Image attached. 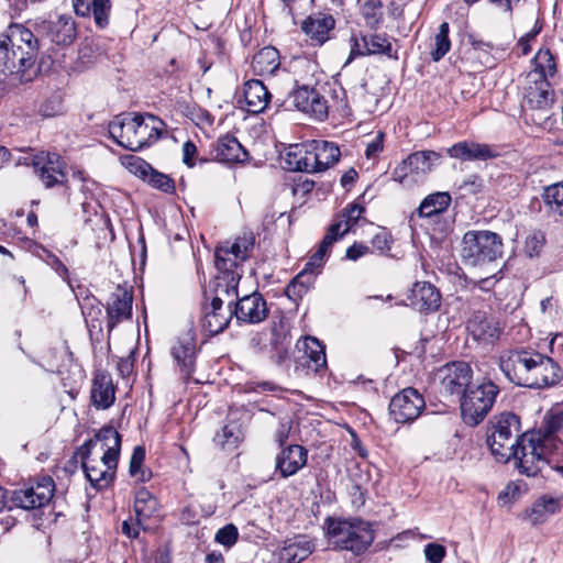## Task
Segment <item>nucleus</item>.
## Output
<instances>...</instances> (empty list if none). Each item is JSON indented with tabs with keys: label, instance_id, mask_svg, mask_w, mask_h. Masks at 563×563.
<instances>
[{
	"label": "nucleus",
	"instance_id": "1",
	"mask_svg": "<svg viewBox=\"0 0 563 563\" xmlns=\"http://www.w3.org/2000/svg\"><path fill=\"white\" fill-rule=\"evenodd\" d=\"M37 55L38 41L24 25L11 24L0 35V74L14 76L21 84L30 82L37 76Z\"/></svg>",
	"mask_w": 563,
	"mask_h": 563
},
{
	"label": "nucleus",
	"instance_id": "2",
	"mask_svg": "<svg viewBox=\"0 0 563 563\" xmlns=\"http://www.w3.org/2000/svg\"><path fill=\"white\" fill-rule=\"evenodd\" d=\"M165 128L159 118L151 113H128L109 123V134L118 145L137 152L157 141Z\"/></svg>",
	"mask_w": 563,
	"mask_h": 563
},
{
	"label": "nucleus",
	"instance_id": "3",
	"mask_svg": "<svg viewBox=\"0 0 563 563\" xmlns=\"http://www.w3.org/2000/svg\"><path fill=\"white\" fill-rule=\"evenodd\" d=\"M327 537L335 550L347 551L358 556L364 554L375 539L372 525L358 518H328Z\"/></svg>",
	"mask_w": 563,
	"mask_h": 563
},
{
	"label": "nucleus",
	"instance_id": "4",
	"mask_svg": "<svg viewBox=\"0 0 563 563\" xmlns=\"http://www.w3.org/2000/svg\"><path fill=\"white\" fill-rule=\"evenodd\" d=\"M238 285V276L229 274L227 282H218L216 296L203 307L201 325L210 335L222 332L234 316L232 306L239 298Z\"/></svg>",
	"mask_w": 563,
	"mask_h": 563
},
{
	"label": "nucleus",
	"instance_id": "5",
	"mask_svg": "<svg viewBox=\"0 0 563 563\" xmlns=\"http://www.w3.org/2000/svg\"><path fill=\"white\" fill-rule=\"evenodd\" d=\"M503 254V239L487 230L467 231L462 239L461 256L466 265L482 266Z\"/></svg>",
	"mask_w": 563,
	"mask_h": 563
},
{
	"label": "nucleus",
	"instance_id": "6",
	"mask_svg": "<svg viewBox=\"0 0 563 563\" xmlns=\"http://www.w3.org/2000/svg\"><path fill=\"white\" fill-rule=\"evenodd\" d=\"M492 433L487 437V444L497 462L507 463L514 455L520 434V419L512 412H503L492 422Z\"/></svg>",
	"mask_w": 563,
	"mask_h": 563
},
{
	"label": "nucleus",
	"instance_id": "7",
	"mask_svg": "<svg viewBox=\"0 0 563 563\" xmlns=\"http://www.w3.org/2000/svg\"><path fill=\"white\" fill-rule=\"evenodd\" d=\"M499 387L492 380H483L481 384L470 386L460 397L461 416L467 426L479 424L492 410Z\"/></svg>",
	"mask_w": 563,
	"mask_h": 563
},
{
	"label": "nucleus",
	"instance_id": "8",
	"mask_svg": "<svg viewBox=\"0 0 563 563\" xmlns=\"http://www.w3.org/2000/svg\"><path fill=\"white\" fill-rule=\"evenodd\" d=\"M339 227V224H331L329 227L318 250L309 257L302 271L297 274L286 287V295L289 298H300L312 287L317 275L321 272L331 246L336 242Z\"/></svg>",
	"mask_w": 563,
	"mask_h": 563
},
{
	"label": "nucleus",
	"instance_id": "9",
	"mask_svg": "<svg viewBox=\"0 0 563 563\" xmlns=\"http://www.w3.org/2000/svg\"><path fill=\"white\" fill-rule=\"evenodd\" d=\"M548 452H553L551 446L544 444L540 437L533 433H523L518 446L514 451L516 466L520 474L534 477L548 466Z\"/></svg>",
	"mask_w": 563,
	"mask_h": 563
},
{
	"label": "nucleus",
	"instance_id": "10",
	"mask_svg": "<svg viewBox=\"0 0 563 563\" xmlns=\"http://www.w3.org/2000/svg\"><path fill=\"white\" fill-rule=\"evenodd\" d=\"M254 246V233L252 231H244L233 242H225L216 249V266L224 273L223 282L228 280L229 274L238 276L239 279L241 278V275L235 274L232 268L249 260Z\"/></svg>",
	"mask_w": 563,
	"mask_h": 563
},
{
	"label": "nucleus",
	"instance_id": "11",
	"mask_svg": "<svg viewBox=\"0 0 563 563\" xmlns=\"http://www.w3.org/2000/svg\"><path fill=\"white\" fill-rule=\"evenodd\" d=\"M540 352L533 349L517 347L503 352L499 367L509 382L525 387Z\"/></svg>",
	"mask_w": 563,
	"mask_h": 563
},
{
	"label": "nucleus",
	"instance_id": "12",
	"mask_svg": "<svg viewBox=\"0 0 563 563\" xmlns=\"http://www.w3.org/2000/svg\"><path fill=\"white\" fill-rule=\"evenodd\" d=\"M20 164L32 165L34 173L45 188H53L67 183L66 164L60 155L56 153L41 152L36 155H29L23 158V162L21 159L16 162V165Z\"/></svg>",
	"mask_w": 563,
	"mask_h": 563
},
{
	"label": "nucleus",
	"instance_id": "13",
	"mask_svg": "<svg viewBox=\"0 0 563 563\" xmlns=\"http://www.w3.org/2000/svg\"><path fill=\"white\" fill-rule=\"evenodd\" d=\"M92 443L93 441H86L77 450V454L81 459V466L91 486L97 489H103L113 482L119 460L110 463L106 460L104 455H102L99 461L91 459L90 454Z\"/></svg>",
	"mask_w": 563,
	"mask_h": 563
},
{
	"label": "nucleus",
	"instance_id": "14",
	"mask_svg": "<svg viewBox=\"0 0 563 563\" xmlns=\"http://www.w3.org/2000/svg\"><path fill=\"white\" fill-rule=\"evenodd\" d=\"M426 407L423 396L408 387L396 394L389 404V415L398 423L415 421Z\"/></svg>",
	"mask_w": 563,
	"mask_h": 563
},
{
	"label": "nucleus",
	"instance_id": "15",
	"mask_svg": "<svg viewBox=\"0 0 563 563\" xmlns=\"http://www.w3.org/2000/svg\"><path fill=\"white\" fill-rule=\"evenodd\" d=\"M441 390L461 397L471 386L473 369L466 362L457 361L439 369Z\"/></svg>",
	"mask_w": 563,
	"mask_h": 563
},
{
	"label": "nucleus",
	"instance_id": "16",
	"mask_svg": "<svg viewBox=\"0 0 563 563\" xmlns=\"http://www.w3.org/2000/svg\"><path fill=\"white\" fill-rule=\"evenodd\" d=\"M287 102L297 110L309 114L318 121L328 118L329 106L323 96L307 86L299 87L288 95Z\"/></svg>",
	"mask_w": 563,
	"mask_h": 563
},
{
	"label": "nucleus",
	"instance_id": "17",
	"mask_svg": "<svg viewBox=\"0 0 563 563\" xmlns=\"http://www.w3.org/2000/svg\"><path fill=\"white\" fill-rule=\"evenodd\" d=\"M351 51L345 64H350L356 57L384 54L390 56L393 46L385 34L353 33L350 38Z\"/></svg>",
	"mask_w": 563,
	"mask_h": 563
},
{
	"label": "nucleus",
	"instance_id": "18",
	"mask_svg": "<svg viewBox=\"0 0 563 563\" xmlns=\"http://www.w3.org/2000/svg\"><path fill=\"white\" fill-rule=\"evenodd\" d=\"M522 101L530 109H549L553 102L549 80H544L539 73H528L522 85Z\"/></svg>",
	"mask_w": 563,
	"mask_h": 563
},
{
	"label": "nucleus",
	"instance_id": "19",
	"mask_svg": "<svg viewBox=\"0 0 563 563\" xmlns=\"http://www.w3.org/2000/svg\"><path fill=\"white\" fill-rule=\"evenodd\" d=\"M133 291L126 287L117 286L110 294L107 306V328L110 333L119 323L131 319Z\"/></svg>",
	"mask_w": 563,
	"mask_h": 563
},
{
	"label": "nucleus",
	"instance_id": "20",
	"mask_svg": "<svg viewBox=\"0 0 563 563\" xmlns=\"http://www.w3.org/2000/svg\"><path fill=\"white\" fill-rule=\"evenodd\" d=\"M536 437H540L544 444L551 446L554 453H561L563 450V442L559 435L563 434V405L555 404L545 411L541 426Z\"/></svg>",
	"mask_w": 563,
	"mask_h": 563
},
{
	"label": "nucleus",
	"instance_id": "21",
	"mask_svg": "<svg viewBox=\"0 0 563 563\" xmlns=\"http://www.w3.org/2000/svg\"><path fill=\"white\" fill-rule=\"evenodd\" d=\"M54 490V481L45 476L36 485L14 492L13 501L26 510L41 508L51 501Z\"/></svg>",
	"mask_w": 563,
	"mask_h": 563
},
{
	"label": "nucleus",
	"instance_id": "22",
	"mask_svg": "<svg viewBox=\"0 0 563 563\" xmlns=\"http://www.w3.org/2000/svg\"><path fill=\"white\" fill-rule=\"evenodd\" d=\"M536 357V364L530 372L525 387L540 389L556 385L563 377L561 367L553 358L542 353Z\"/></svg>",
	"mask_w": 563,
	"mask_h": 563
},
{
	"label": "nucleus",
	"instance_id": "23",
	"mask_svg": "<svg viewBox=\"0 0 563 563\" xmlns=\"http://www.w3.org/2000/svg\"><path fill=\"white\" fill-rule=\"evenodd\" d=\"M307 449L299 444L287 445L275 457V474L282 478L294 476L307 465Z\"/></svg>",
	"mask_w": 563,
	"mask_h": 563
},
{
	"label": "nucleus",
	"instance_id": "24",
	"mask_svg": "<svg viewBox=\"0 0 563 563\" xmlns=\"http://www.w3.org/2000/svg\"><path fill=\"white\" fill-rule=\"evenodd\" d=\"M233 305V313L236 319L246 323H258L263 321L268 313L267 303L257 291L235 299Z\"/></svg>",
	"mask_w": 563,
	"mask_h": 563
},
{
	"label": "nucleus",
	"instance_id": "25",
	"mask_svg": "<svg viewBox=\"0 0 563 563\" xmlns=\"http://www.w3.org/2000/svg\"><path fill=\"white\" fill-rule=\"evenodd\" d=\"M314 140L290 145L286 152L285 167L294 172L317 173Z\"/></svg>",
	"mask_w": 563,
	"mask_h": 563
},
{
	"label": "nucleus",
	"instance_id": "26",
	"mask_svg": "<svg viewBox=\"0 0 563 563\" xmlns=\"http://www.w3.org/2000/svg\"><path fill=\"white\" fill-rule=\"evenodd\" d=\"M467 330L474 340L493 343L499 339L503 327L494 317H489L483 311H476L467 322Z\"/></svg>",
	"mask_w": 563,
	"mask_h": 563
},
{
	"label": "nucleus",
	"instance_id": "27",
	"mask_svg": "<svg viewBox=\"0 0 563 563\" xmlns=\"http://www.w3.org/2000/svg\"><path fill=\"white\" fill-rule=\"evenodd\" d=\"M409 306L421 313L434 312L441 305L440 291L428 282H418L408 296Z\"/></svg>",
	"mask_w": 563,
	"mask_h": 563
},
{
	"label": "nucleus",
	"instance_id": "28",
	"mask_svg": "<svg viewBox=\"0 0 563 563\" xmlns=\"http://www.w3.org/2000/svg\"><path fill=\"white\" fill-rule=\"evenodd\" d=\"M170 354L180 372L189 377L194 372L196 360V342L190 333L178 336L170 349Z\"/></svg>",
	"mask_w": 563,
	"mask_h": 563
},
{
	"label": "nucleus",
	"instance_id": "29",
	"mask_svg": "<svg viewBox=\"0 0 563 563\" xmlns=\"http://www.w3.org/2000/svg\"><path fill=\"white\" fill-rule=\"evenodd\" d=\"M448 154L461 161H488L496 158L498 151L483 143L462 141L448 148Z\"/></svg>",
	"mask_w": 563,
	"mask_h": 563
},
{
	"label": "nucleus",
	"instance_id": "30",
	"mask_svg": "<svg viewBox=\"0 0 563 563\" xmlns=\"http://www.w3.org/2000/svg\"><path fill=\"white\" fill-rule=\"evenodd\" d=\"M128 164L131 167V172L139 175L143 179H147L148 184L164 192H172L175 189V185L172 178L167 175L154 170L150 164L137 156H128Z\"/></svg>",
	"mask_w": 563,
	"mask_h": 563
},
{
	"label": "nucleus",
	"instance_id": "31",
	"mask_svg": "<svg viewBox=\"0 0 563 563\" xmlns=\"http://www.w3.org/2000/svg\"><path fill=\"white\" fill-rule=\"evenodd\" d=\"M91 404L96 409H108L115 400V386L108 373L98 372L93 379L90 390Z\"/></svg>",
	"mask_w": 563,
	"mask_h": 563
},
{
	"label": "nucleus",
	"instance_id": "32",
	"mask_svg": "<svg viewBox=\"0 0 563 563\" xmlns=\"http://www.w3.org/2000/svg\"><path fill=\"white\" fill-rule=\"evenodd\" d=\"M48 38L57 45H70L77 35L76 23L70 15H59L44 23Z\"/></svg>",
	"mask_w": 563,
	"mask_h": 563
},
{
	"label": "nucleus",
	"instance_id": "33",
	"mask_svg": "<svg viewBox=\"0 0 563 563\" xmlns=\"http://www.w3.org/2000/svg\"><path fill=\"white\" fill-rule=\"evenodd\" d=\"M562 504L560 498L542 495L531 507L525 510L522 517L531 525L538 526L545 522L549 517L560 512Z\"/></svg>",
	"mask_w": 563,
	"mask_h": 563
},
{
	"label": "nucleus",
	"instance_id": "34",
	"mask_svg": "<svg viewBox=\"0 0 563 563\" xmlns=\"http://www.w3.org/2000/svg\"><path fill=\"white\" fill-rule=\"evenodd\" d=\"M334 25L332 15L318 13L307 16L301 23V30L314 44L322 45Z\"/></svg>",
	"mask_w": 563,
	"mask_h": 563
},
{
	"label": "nucleus",
	"instance_id": "35",
	"mask_svg": "<svg viewBox=\"0 0 563 563\" xmlns=\"http://www.w3.org/2000/svg\"><path fill=\"white\" fill-rule=\"evenodd\" d=\"M246 110L251 113L263 112L271 99V93L258 79L247 80L243 86Z\"/></svg>",
	"mask_w": 563,
	"mask_h": 563
},
{
	"label": "nucleus",
	"instance_id": "36",
	"mask_svg": "<svg viewBox=\"0 0 563 563\" xmlns=\"http://www.w3.org/2000/svg\"><path fill=\"white\" fill-rule=\"evenodd\" d=\"M88 441H93L91 449L100 444V449L103 451L102 455H104L106 460L110 463L119 460L121 435L113 427L107 426L101 428L95 438Z\"/></svg>",
	"mask_w": 563,
	"mask_h": 563
},
{
	"label": "nucleus",
	"instance_id": "37",
	"mask_svg": "<svg viewBox=\"0 0 563 563\" xmlns=\"http://www.w3.org/2000/svg\"><path fill=\"white\" fill-rule=\"evenodd\" d=\"M214 153L216 158L222 163H238L247 159V152L238 139L230 134L218 139Z\"/></svg>",
	"mask_w": 563,
	"mask_h": 563
},
{
	"label": "nucleus",
	"instance_id": "38",
	"mask_svg": "<svg viewBox=\"0 0 563 563\" xmlns=\"http://www.w3.org/2000/svg\"><path fill=\"white\" fill-rule=\"evenodd\" d=\"M73 5L76 13L80 15H86L91 11L99 27L103 29L108 25L111 9L110 0H73Z\"/></svg>",
	"mask_w": 563,
	"mask_h": 563
},
{
	"label": "nucleus",
	"instance_id": "39",
	"mask_svg": "<svg viewBox=\"0 0 563 563\" xmlns=\"http://www.w3.org/2000/svg\"><path fill=\"white\" fill-rule=\"evenodd\" d=\"M297 347L299 351H303L309 368L319 372L327 366L325 347L318 339L305 336L298 341Z\"/></svg>",
	"mask_w": 563,
	"mask_h": 563
},
{
	"label": "nucleus",
	"instance_id": "40",
	"mask_svg": "<svg viewBox=\"0 0 563 563\" xmlns=\"http://www.w3.org/2000/svg\"><path fill=\"white\" fill-rule=\"evenodd\" d=\"M313 549V543L306 539L288 541L278 553V563H301Z\"/></svg>",
	"mask_w": 563,
	"mask_h": 563
},
{
	"label": "nucleus",
	"instance_id": "41",
	"mask_svg": "<svg viewBox=\"0 0 563 563\" xmlns=\"http://www.w3.org/2000/svg\"><path fill=\"white\" fill-rule=\"evenodd\" d=\"M317 173L327 170L335 165L341 156L339 146L329 141L314 140Z\"/></svg>",
	"mask_w": 563,
	"mask_h": 563
},
{
	"label": "nucleus",
	"instance_id": "42",
	"mask_svg": "<svg viewBox=\"0 0 563 563\" xmlns=\"http://www.w3.org/2000/svg\"><path fill=\"white\" fill-rule=\"evenodd\" d=\"M452 201L451 195L446 191H437L428 195L417 209L421 218H431L444 212Z\"/></svg>",
	"mask_w": 563,
	"mask_h": 563
},
{
	"label": "nucleus",
	"instance_id": "43",
	"mask_svg": "<svg viewBox=\"0 0 563 563\" xmlns=\"http://www.w3.org/2000/svg\"><path fill=\"white\" fill-rule=\"evenodd\" d=\"M159 507L157 498L146 488H140L135 494L134 512L137 523L155 516Z\"/></svg>",
	"mask_w": 563,
	"mask_h": 563
},
{
	"label": "nucleus",
	"instance_id": "44",
	"mask_svg": "<svg viewBox=\"0 0 563 563\" xmlns=\"http://www.w3.org/2000/svg\"><path fill=\"white\" fill-rule=\"evenodd\" d=\"M279 66V54L275 47L261 48L252 59V68L258 75L274 74Z\"/></svg>",
	"mask_w": 563,
	"mask_h": 563
},
{
	"label": "nucleus",
	"instance_id": "45",
	"mask_svg": "<svg viewBox=\"0 0 563 563\" xmlns=\"http://www.w3.org/2000/svg\"><path fill=\"white\" fill-rule=\"evenodd\" d=\"M441 155L434 151H417L408 155L415 175H427L439 164Z\"/></svg>",
	"mask_w": 563,
	"mask_h": 563
},
{
	"label": "nucleus",
	"instance_id": "46",
	"mask_svg": "<svg viewBox=\"0 0 563 563\" xmlns=\"http://www.w3.org/2000/svg\"><path fill=\"white\" fill-rule=\"evenodd\" d=\"M364 211L365 208L358 203H350L344 209H342L335 221L332 223L340 225L336 234V241L343 238L353 227L357 224Z\"/></svg>",
	"mask_w": 563,
	"mask_h": 563
},
{
	"label": "nucleus",
	"instance_id": "47",
	"mask_svg": "<svg viewBox=\"0 0 563 563\" xmlns=\"http://www.w3.org/2000/svg\"><path fill=\"white\" fill-rule=\"evenodd\" d=\"M541 197L549 213L563 219V183L544 187Z\"/></svg>",
	"mask_w": 563,
	"mask_h": 563
},
{
	"label": "nucleus",
	"instance_id": "48",
	"mask_svg": "<svg viewBox=\"0 0 563 563\" xmlns=\"http://www.w3.org/2000/svg\"><path fill=\"white\" fill-rule=\"evenodd\" d=\"M242 437L243 432L241 426L230 422L216 433L213 442L223 450H232L239 445L242 441Z\"/></svg>",
	"mask_w": 563,
	"mask_h": 563
},
{
	"label": "nucleus",
	"instance_id": "49",
	"mask_svg": "<svg viewBox=\"0 0 563 563\" xmlns=\"http://www.w3.org/2000/svg\"><path fill=\"white\" fill-rule=\"evenodd\" d=\"M533 69L529 73L543 75L544 80L553 77L556 73V65L553 55L549 49H540L533 58Z\"/></svg>",
	"mask_w": 563,
	"mask_h": 563
},
{
	"label": "nucleus",
	"instance_id": "50",
	"mask_svg": "<svg viewBox=\"0 0 563 563\" xmlns=\"http://www.w3.org/2000/svg\"><path fill=\"white\" fill-rule=\"evenodd\" d=\"M450 25L448 22H442L439 26L438 33L434 35L433 49L430 56L433 62H439L451 48V41L449 38Z\"/></svg>",
	"mask_w": 563,
	"mask_h": 563
},
{
	"label": "nucleus",
	"instance_id": "51",
	"mask_svg": "<svg viewBox=\"0 0 563 563\" xmlns=\"http://www.w3.org/2000/svg\"><path fill=\"white\" fill-rule=\"evenodd\" d=\"M145 460V449L141 445L134 448L129 465V473L132 477H136L140 482H146L151 478V471L143 468Z\"/></svg>",
	"mask_w": 563,
	"mask_h": 563
},
{
	"label": "nucleus",
	"instance_id": "52",
	"mask_svg": "<svg viewBox=\"0 0 563 563\" xmlns=\"http://www.w3.org/2000/svg\"><path fill=\"white\" fill-rule=\"evenodd\" d=\"M101 303L97 301V299L92 298L87 299L85 305L82 306V314L85 317L86 323L89 328L101 329V324L99 321V316L101 314Z\"/></svg>",
	"mask_w": 563,
	"mask_h": 563
},
{
	"label": "nucleus",
	"instance_id": "53",
	"mask_svg": "<svg viewBox=\"0 0 563 563\" xmlns=\"http://www.w3.org/2000/svg\"><path fill=\"white\" fill-rule=\"evenodd\" d=\"M238 539L239 531L233 523H228L220 528L214 536V541L227 549L232 548L238 542Z\"/></svg>",
	"mask_w": 563,
	"mask_h": 563
},
{
	"label": "nucleus",
	"instance_id": "54",
	"mask_svg": "<svg viewBox=\"0 0 563 563\" xmlns=\"http://www.w3.org/2000/svg\"><path fill=\"white\" fill-rule=\"evenodd\" d=\"M545 239L541 232H533L527 236L525 251L529 257L538 256L544 245Z\"/></svg>",
	"mask_w": 563,
	"mask_h": 563
},
{
	"label": "nucleus",
	"instance_id": "55",
	"mask_svg": "<svg viewBox=\"0 0 563 563\" xmlns=\"http://www.w3.org/2000/svg\"><path fill=\"white\" fill-rule=\"evenodd\" d=\"M393 239L389 232L382 229L372 239L373 247L379 252V254L386 255L391 249Z\"/></svg>",
	"mask_w": 563,
	"mask_h": 563
},
{
	"label": "nucleus",
	"instance_id": "56",
	"mask_svg": "<svg viewBox=\"0 0 563 563\" xmlns=\"http://www.w3.org/2000/svg\"><path fill=\"white\" fill-rule=\"evenodd\" d=\"M292 429V420L289 417H284L279 419L278 428L274 433V439L278 443L279 446H284L286 441L289 438L290 431Z\"/></svg>",
	"mask_w": 563,
	"mask_h": 563
},
{
	"label": "nucleus",
	"instance_id": "57",
	"mask_svg": "<svg viewBox=\"0 0 563 563\" xmlns=\"http://www.w3.org/2000/svg\"><path fill=\"white\" fill-rule=\"evenodd\" d=\"M424 556L429 563H441L446 554V549L439 543H428L424 547Z\"/></svg>",
	"mask_w": 563,
	"mask_h": 563
},
{
	"label": "nucleus",
	"instance_id": "58",
	"mask_svg": "<svg viewBox=\"0 0 563 563\" xmlns=\"http://www.w3.org/2000/svg\"><path fill=\"white\" fill-rule=\"evenodd\" d=\"M415 175L412 167L408 164V156L402 159L393 170V180L399 184H406L409 176Z\"/></svg>",
	"mask_w": 563,
	"mask_h": 563
},
{
	"label": "nucleus",
	"instance_id": "59",
	"mask_svg": "<svg viewBox=\"0 0 563 563\" xmlns=\"http://www.w3.org/2000/svg\"><path fill=\"white\" fill-rule=\"evenodd\" d=\"M385 133L378 131L374 139L367 143L365 155L367 158H376L384 148Z\"/></svg>",
	"mask_w": 563,
	"mask_h": 563
},
{
	"label": "nucleus",
	"instance_id": "60",
	"mask_svg": "<svg viewBox=\"0 0 563 563\" xmlns=\"http://www.w3.org/2000/svg\"><path fill=\"white\" fill-rule=\"evenodd\" d=\"M364 18L366 24L376 27L382 21V12L375 5L366 4L364 8Z\"/></svg>",
	"mask_w": 563,
	"mask_h": 563
},
{
	"label": "nucleus",
	"instance_id": "61",
	"mask_svg": "<svg viewBox=\"0 0 563 563\" xmlns=\"http://www.w3.org/2000/svg\"><path fill=\"white\" fill-rule=\"evenodd\" d=\"M197 154V147L190 140L186 141L183 145V163L188 167L195 166L194 157Z\"/></svg>",
	"mask_w": 563,
	"mask_h": 563
},
{
	"label": "nucleus",
	"instance_id": "62",
	"mask_svg": "<svg viewBox=\"0 0 563 563\" xmlns=\"http://www.w3.org/2000/svg\"><path fill=\"white\" fill-rule=\"evenodd\" d=\"M369 253V247L363 243L355 242L346 250V258L350 261H356L360 257Z\"/></svg>",
	"mask_w": 563,
	"mask_h": 563
},
{
	"label": "nucleus",
	"instance_id": "63",
	"mask_svg": "<svg viewBox=\"0 0 563 563\" xmlns=\"http://www.w3.org/2000/svg\"><path fill=\"white\" fill-rule=\"evenodd\" d=\"M47 254L46 262L47 264L62 277H66L68 274L67 267L64 265V263L53 253L49 251H45Z\"/></svg>",
	"mask_w": 563,
	"mask_h": 563
},
{
	"label": "nucleus",
	"instance_id": "64",
	"mask_svg": "<svg viewBox=\"0 0 563 563\" xmlns=\"http://www.w3.org/2000/svg\"><path fill=\"white\" fill-rule=\"evenodd\" d=\"M133 353H131L129 356L126 357H122L119 360L118 362V371L120 372V374L125 377V376H129L132 371H133Z\"/></svg>",
	"mask_w": 563,
	"mask_h": 563
}]
</instances>
